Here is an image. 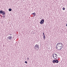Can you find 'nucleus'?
<instances>
[{
	"instance_id": "obj_1",
	"label": "nucleus",
	"mask_w": 67,
	"mask_h": 67,
	"mask_svg": "<svg viewBox=\"0 0 67 67\" xmlns=\"http://www.w3.org/2000/svg\"><path fill=\"white\" fill-rule=\"evenodd\" d=\"M58 55L57 54L54 53L53 54L52 57L54 59H57V58Z\"/></svg>"
},
{
	"instance_id": "obj_2",
	"label": "nucleus",
	"mask_w": 67,
	"mask_h": 67,
	"mask_svg": "<svg viewBox=\"0 0 67 67\" xmlns=\"http://www.w3.org/2000/svg\"><path fill=\"white\" fill-rule=\"evenodd\" d=\"M37 48V49L36 48ZM34 48L35 49H39V45H37L36 44V45L35 46V47H34Z\"/></svg>"
},
{
	"instance_id": "obj_3",
	"label": "nucleus",
	"mask_w": 67,
	"mask_h": 67,
	"mask_svg": "<svg viewBox=\"0 0 67 67\" xmlns=\"http://www.w3.org/2000/svg\"><path fill=\"white\" fill-rule=\"evenodd\" d=\"M62 48H63V46H60V45L59 46H58V50H59V51H60V50H61V49H62Z\"/></svg>"
},
{
	"instance_id": "obj_4",
	"label": "nucleus",
	"mask_w": 67,
	"mask_h": 67,
	"mask_svg": "<svg viewBox=\"0 0 67 67\" xmlns=\"http://www.w3.org/2000/svg\"><path fill=\"white\" fill-rule=\"evenodd\" d=\"M44 20L43 19L41 20L40 23L41 24H43L44 23Z\"/></svg>"
},
{
	"instance_id": "obj_5",
	"label": "nucleus",
	"mask_w": 67,
	"mask_h": 67,
	"mask_svg": "<svg viewBox=\"0 0 67 67\" xmlns=\"http://www.w3.org/2000/svg\"><path fill=\"white\" fill-rule=\"evenodd\" d=\"M43 39L44 40H45V34H44V32H43Z\"/></svg>"
},
{
	"instance_id": "obj_6",
	"label": "nucleus",
	"mask_w": 67,
	"mask_h": 67,
	"mask_svg": "<svg viewBox=\"0 0 67 67\" xmlns=\"http://www.w3.org/2000/svg\"><path fill=\"white\" fill-rule=\"evenodd\" d=\"M8 38L10 40H11V38H12V36H9L8 37Z\"/></svg>"
},
{
	"instance_id": "obj_7",
	"label": "nucleus",
	"mask_w": 67,
	"mask_h": 67,
	"mask_svg": "<svg viewBox=\"0 0 67 67\" xmlns=\"http://www.w3.org/2000/svg\"><path fill=\"white\" fill-rule=\"evenodd\" d=\"M2 14H3V15H5V12L3 11L2 13Z\"/></svg>"
},
{
	"instance_id": "obj_8",
	"label": "nucleus",
	"mask_w": 67,
	"mask_h": 67,
	"mask_svg": "<svg viewBox=\"0 0 67 67\" xmlns=\"http://www.w3.org/2000/svg\"><path fill=\"white\" fill-rule=\"evenodd\" d=\"M60 45V43H58L57 44V46H59Z\"/></svg>"
},
{
	"instance_id": "obj_9",
	"label": "nucleus",
	"mask_w": 67,
	"mask_h": 67,
	"mask_svg": "<svg viewBox=\"0 0 67 67\" xmlns=\"http://www.w3.org/2000/svg\"><path fill=\"white\" fill-rule=\"evenodd\" d=\"M52 62L53 63H55V60H53Z\"/></svg>"
},
{
	"instance_id": "obj_10",
	"label": "nucleus",
	"mask_w": 67,
	"mask_h": 67,
	"mask_svg": "<svg viewBox=\"0 0 67 67\" xmlns=\"http://www.w3.org/2000/svg\"><path fill=\"white\" fill-rule=\"evenodd\" d=\"M3 12V11H2V10L0 11V13H1V14H2Z\"/></svg>"
},
{
	"instance_id": "obj_11",
	"label": "nucleus",
	"mask_w": 67,
	"mask_h": 67,
	"mask_svg": "<svg viewBox=\"0 0 67 67\" xmlns=\"http://www.w3.org/2000/svg\"><path fill=\"white\" fill-rule=\"evenodd\" d=\"M58 62H59L58 60H56V63H58Z\"/></svg>"
},
{
	"instance_id": "obj_12",
	"label": "nucleus",
	"mask_w": 67,
	"mask_h": 67,
	"mask_svg": "<svg viewBox=\"0 0 67 67\" xmlns=\"http://www.w3.org/2000/svg\"><path fill=\"white\" fill-rule=\"evenodd\" d=\"M9 11H12V9L11 8H9Z\"/></svg>"
},
{
	"instance_id": "obj_13",
	"label": "nucleus",
	"mask_w": 67,
	"mask_h": 67,
	"mask_svg": "<svg viewBox=\"0 0 67 67\" xmlns=\"http://www.w3.org/2000/svg\"><path fill=\"white\" fill-rule=\"evenodd\" d=\"M35 12H34V13H32L31 14L32 15H34V14H35Z\"/></svg>"
},
{
	"instance_id": "obj_14",
	"label": "nucleus",
	"mask_w": 67,
	"mask_h": 67,
	"mask_svg": "<svg viewBox=\"0 0 67 67\" xmlns=\"http://www.w3.org/2000/svg\"><path fill=\"white\" fill-rule=\"evenodd\" d=\"M35 15H36V13H35V14L33 16V17H34V16H35Z\"/></svg>"
},
{
	"instance_id": "obj_15",
	"label": "nucleus",
	"mask_w": 67,
	"mask_h": 67,
	"mask_svg": "<svg viewBox=\"0 0 67 67\" xmlns=\"http://www.w3.org/2000/svg\"><path fill=\"white\" fill-rule=\"evenodd\" d=\"M62 9L63 10H65V8H63Z\"/></svg>"
},
{
	"instance_id": "obj_16",
	"label": "nucleus",
	"mask_w": 67,
	"mask_h": 67,
	"mask_svg": "<svg viewBox=\"0 0 67 67\" xmlns=\"http://www.w3.org/2000/svg\"><path fill=\"white\" fill-rule=\"evenodd\" d=\"M62 45H63V43H60V45H61L62 46H63V45H62Z\"/></svg>"
},
{
	"instance_id": "obj_17",
	"label": "nucleus",
	"mask_w": 67,
	"mask_h": 67,
	"mask_svg": "<svg viewBox=\"0 0 67 67\" xmlns=\"http://www.w3.org/2000/svg\"><path fill=\"white\" fill-rule=\"evenodd\" d=\"M57 46H57V45H56V48L58 50V47H57Z\"/></svg>"
},
{
	"instance_id": "obj_18",
	"label": "nucleus",
	"mask_w": 67,
	"mask_h": 67,
	"mask_svg": "<svg viewBox=\"0 0 67 67\" xmlns=\"http://www.w3.org/2000/svg\"><path fill=\"white\" fill-rule=\"evenodd\" d=\"M3 18H5V15H3Z\"/></svg>"
},
{
	"instance_id": "obj_19",
	"label": "nucleus",
	"mask_w": 67,
	"mask_h": 67,
	"mask_svg": "<svg viewBox=\"0 0 67 67\" xmlns=\"http://www.w3.org/2000/svg\"><path fill=\"white\" fill-rule=\"evenodd\" d=\"M25 63H26V64H27V61H25Z\"/></svg>"
},
{
	"instance_id": "obj_20",
	"label": "nucleus",
	"mask_w": 67,
	"mask_h": 67,
	"mask_svg": "<svg viewBox=\"0 0 67 67\" xmlns=\"http://www.w3.org/2000/svg\"><path fill=\"white\" fill-rule=\"evenodd\" d=\"M27 60H29V58L28 57L27 58Z\"/></svg>"
},
{
	"instance_id": "obj_21",
	"label": "nucleus",
	"mask_w": 67,
	"mask_h": 67,
	"mask_svg": "<svg viewBox=\"0 0 67 67\" xmlns=\"http://www.w3.org/2000/svg\"><path fill=\"white\" fill-rule=\"evenodd\" d=\"M56 60H55V63H56Z\"/></svg>"
},
{
	"instance_id": "obj_22",
	"label": "nucleus",
	"mask_w": 67,
	"mask_h": 67,
	"mask_svg": "<svg viewBox=\"0 0 67 67\" xmlns=\"http://www.w3.org/2000/svg\"><path fill=\"white\" fill-rule=\"evenodd\" d=\"M9 35H12V34H9Z\"/></svg>"
}]
</instances>
